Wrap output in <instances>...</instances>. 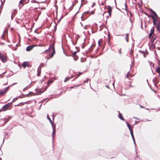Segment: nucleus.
Segmentation results:
<instances>
[{"instance_id":"1","label":"nucleus","mask_w":160,"mask_h":160,"mask_svg":"<svg viewBox=\"0 0 160 160\" xmlns=\"http://www.w3.org/2000/svg\"><path fill=\"white\" fill-rule=\"evenodd\" d=\"M150 17L153 19V22L154 25L156 26L157 30L160 32V22H159L158 19L156 18L152 15H151Z\"/></svg>"},{"instance_id":"2","label":"nucleus","mask_w":160,"mask_h":160,"mask_svg":"<svg viewBox=\"0 0 160 160\" xmlns=\"http://www.w3.org/2000/svg\"><path fill=\"white\" fill-rule=\"evenodd\" d=\"M54 43L50 44L49 46V48L48 50L45 51H47L49 50V51H50L52 49V51L51 53V54H50L49 55V57L50 58H52V57H53L54 55L55 54V49L54 47Z\"/></svg>"},{"instance_id":"3","label":"nucleus","mask_w":160,"mask_h":160,"mask_svg":"<svg viewBox=\"0 0 160 160\" xmlns=\"http://www.w3.org/2000/svg\"><path fill=\"white\" fill-rule=\"evenodd\" d=\"M8 57L6 53L4 54L1 53V60L3 62L5 63L7 61Z\"/></svg>"},{"instance_id":"4","label":"nucleus","mask_w":160,"mask_h":160,"mask_svg":"<svg viewBox=\"0 0 160 160\" xmlns=\"http://www.w3.org/2000/svg\"><path fill=\"white\" fill-rule=\"evenodd\" d=\"M108 12H104L103 16L104 17L105 16L106 14H108V16H107L106 17L107 18H108L109 17H111V12H112V8L111 7H110L109 6H108Z\"/></svg>"},{"instance_id":"5","label":"nucleus","mask_w":160,"mask_h":160,"mask_svg":"<svg viewBox=\"0 0 160 160\" xmlns=\"http://www.w3.org/2000/svg\"><path fill=\"white\" fill-rule=\"evenodd\" d=\"M12 105L11 103H9L7 104L6 105L3 106V107L1 109V111H4L10 109V108Z\"/></svg>"},{"instance_id":"6","label":"nucleus","mask_w":160,"mask_h":160,"mask_svg":"<svg viewBox=\"0 0 160 160\" xmlns=\"http://www.w3.org/2000/svg\"><path fill=\"white\" fill-rule=\"evenodd\" d=\"M10 119V118L9 117H8V118L5 119H2L1 122H3V123L2 125V126H3L4 125L7 123Z\"/></svg>"},{"instance_id":"7","label":"nucleus","mask_w":160,"mask_h":160,"mask_svg":"<svg viewBox=\"0 0 160 160\" xmlns=\"http://www.w3.org/2000/svg\"><path fill=\"white\" fill-rule=\"evenodd\" d=\"M37 46V45H32L29 46L27 47L26 49V50L28 52L30 51H31L34 47Z\"/></svg>"},{"instance_id":"8","label":"nucleus","mask_w":160,"mask_h":160,"mask_svg":"<svg viewBox=\"0 0 160 160\" xmlns=\"http://www.w3.org/2000/svg\"><path fill=\"white\" fill-rule=\"evenodd\" d=\"M22 66L24 67V68H25L26 67H30L29 63L28 62H24L22 64Z\"/></svg>"},{"instance_id":"9","label":"nucleus","mask_w":160,"mask_h":160,"mask_svg":"<svg viewBox=\"0 0 160 160\" xmlns=\"http://www.w3.org/2000/svg\"><path fill=\"white\" fill-rule=\"evenodd\" d=\"M8 87L5 88L3 90L1 91V96L4 94L7 91Z\"/></svg>"},{"instance_id":"10","label":"nucleus","mask_w":160,"mask_h":160,"mask_svg":"<svg viewBox=\"0 0 160 160\" xmlns=\"http://www.w3.org/2000/svg\"><path fill=\"white\" fill-rule=\"evenodd\" d=\"M149 46L150 49H154L155 48V45L154 42H151L149 44Z\"/></svg>"},{"instance_id":"11","label":"nucleus","mask_w":160,"mask_h":160,"mask_svg":"<svg viewBox=\"0 0 160 160\" xmlns=\"http://www.w3.org/2000/svg\"><path fill=\"white\" fill-rule=\"evenodd\" d=\"M79 51H74L72 53V54L73 56L74 59L75 60H76L78 59V57L77 55H76V54Z\"/></svg>"},{"instance_id":"12","label":"nucleus","mask_w":160,"mask_h":160,"mask_svg":"<svg viewBox=\"0 0 160 160\" xmlns=\"http://www.w3.org/2000/svg\"><path fill=\"white\" fill-rule=\"evenodd\" d=\"M154 29H151L150 31V32L149 35V38H151L152 36V35L154 33Z\"/></svg>"},{"instance_id":"13","label":"nucleus","mask_w":160,"mask_h":160,"mask_svg":"<svg viewBox=\"0 0 160 160\" xmlns=\"http://www.w3.org/2000/svg\"><path fill=\"white\" fill-rule=\"evenodd\" d=\"M157 36L156 35H153L151 39V42H154V40L156 39Z\"/></svg>"},{"instance_id":"14","label":"nucleus","mask_w":160,"mask_h":160,"mask_svg":"<svg viewBox=\"0 0 160 160\" xmlns=\"http://www.w3.org/2000/svg\"><path fill=\"white\" fill-rule=\"evenodd\" d=\"M150 11L154 14V15L156 17V18L159 19V18L158 17L157 15L155 12L153 11L152 9H151V10H150Z\"/></svg>"},{"instance_id":"15","label":"nucleus","mask_w":160,"mask_h":160,"mask_svg":"<svg viewBox=\"0 0 160 160\" xmlns=\"http://www.w3.org/2000/svg\"><path fill=\"white\" fill-rule=\"evenodd\" d=\"M74 76L72 75L70 78L66 77L64 80V82H66L67 81H69L70 79L74 77Z\"/></svg>"},{"instance_id":"16","label":"nucleus","mask_w":160,"mask_h":160,"mask_svg":"<svg viewBox=\"0 0 160 160\" xmlns=\"http://www.w3.org/2000/svg\"><path fill=\"white\" fill-rule=\"evenodd\" d=\"M127 126L128 127L130 130V131H133L132 128L131 127V125L128 123H127Z\"/></svg>"},{"instance_id":"17","label":"nucleus","mask_w":160,"mask_h":160,"mask_svg":"<svg viewBox=\"0 0 160 160\" xmlns=\"http://www.w3.org/2000/svg\"><path fill=\"white\" fill-rule=\"evenodd\" d=\"M156 72L158 73L160 76V68L159 67H157L156 68Z\"/></svg>"},{"instance_id":"18","label":"nucleus","mask_w":160,"mask_h":160,"mask_svg":"<svg viewBox=\"0 0 160 160\" xmlns=\"http://www.w3.org/2000/svg\"><path fill=\"white\" fill-rule=\"evenodd\" d=\"M118 117L122 120L123 121H124L125 120L124 118H123L121 113H119V114L118 115Z\"/></svg>"},{"instance_id":"19","label":"nucleus","mask_w":160,"mask_h":160,"mask_svg":"<svg viewBox=\"0 0 160 160\" xmlns=\"http://www.w3.org/2000/svg\"><path fill=\"white\" fill-rule=\"evenodd\" d=\"M81 85V84H78V85H75L74 86L71 87H70V88H70L71 89H72L74 88L75 87H78L79 86H80Z\"/></svg>"},{"instance_id":"20","label":"nucleus","mask_w":160,"mask_h":160,"mask_svg":"<svg viewBox=\"0 0 160 160\" xmlns=\"http://www.w3.org/2000/svg\"><path fill=\"white\" fill-rule=\"evenodd\" d=\"M26 3L24 1H23L22 0H21V1H20L19 4H22V6H23V5Z\"/></svg>"},{"instance_id":"21","label":"nucleus","mask_w":160,"mask_h":160,"mask_svg":"<svg viewBox=\"0 0 160 160\" xmlns=\"http://www.w3.org/2000/svg\"><path fill=\"white\" fill-rule=\"evenodd\" d=\"M103 41L102 39H100L98 41V44L99 46H101V44L102 42Z\"/></svg>"},{"instance_id":"22","label":"nucleus","mask_w":160,"mask_h":160,"mask_svg":"<svg viewBox=\"0 0 160 160\" xmlns=\"http://www.w3.org/2000/svg\"><path fill=\"white\" fill-rule=\"evenodd\" d=\"M53 132H52V137H53L55 134V133L56 130H55V128H53Z\"/></svg>"},{"instance_id":"23","label":"nucleus","mask_w":160,"mask_h":160,"mask_svg":"<svg viewBox=\"0 0 160 160\" xmlns=\"http://www.w3.org/2000/svg\"><path fill=\"white\" fill-rule=\"evenodd\" d=\"M41 74V68L39 69L38 68V74H37V76H40Z\"/></svg>"},{"instance_id":"24","label":"nucleus","mask_w":160,"mask_h":160,"mask_svg":"<svg viewBox=\"0 0 160 160\" xmlns=\"http://www.w3.org/2000/svg\"><path fill=\"white\" fill-rule=\"evenodd\" d=\"M110 35L109 34H108V43L109 45H110Z\"/></svg>"},{"instance_id":"25","label":"nucleus","mask_w":160,"mask_h":160,"mask_svg":"<svg viewBox=\"0 0 160 160\" xmlns=\"http://www.w3.org/2000/svg\"><path fill=\"white\" fill-rule=\"evenodd\" d=\"M130 133H131L133 141H134V135H133V131H130Z\"/></svg>"},{"instance_id":"26","label":"nucleus","mask_w":160,"mask_h":160,"mask_svg":"<svg viewBox=\"0 0 160 160\" xmlns=\"http://www.w3.org/2000/svg\"><path fill=\"white\" fill-rule=\"evenodd\" d=\"M24 104V103L22 102V103H20L17 105H15V106H22V105H23Z\"/></svg>"},{"instance_id":"27","label":"nucleus","mask_w":160,"mask_h":160,"mask_svg":"<svg viewBox=\"0 0 160 160\" xmlns=\"http://www.w3.org/2000/svg\"><path fill=\"white\" fill-rule=\"evenodd\" d=\"M47 117L48 119L50 121V123L52 124V120H51V119H50V117H49L48 115H47Z\"/></svg>"},{"instance_id":"28","label":"nucleus","mask_w":160,"mask_h":160,"mask_svg":"<svg viewBox=\"0 0 160 160\" xmlns=\"http://www.w3.org/2000/svg\"><path fill=\"white\" fill-rule=\"evenodd\" d=\"M1 45H4L5 47L7 46L4 43H1Z\"/></svg>"},{"instance_id":"29","label":"nucleus","mask_w":160,"mask_h":160,"mask_svg":"<svg viewBox=\"0 0 160 160\" xmlns=\"http://www.w3.org/2000/svg\"><path fill=\"white\" fill-rule=\"evenodd\" d=\"M133 54V50H131L130 51V55H132Z\"/></svg>"},{"instance_id":"30","label":"nucleus","mask_w":160,"mask_h":160,"mask_svg":"<svg viewBox=\"0 0 160 160\" xmlns=\"http://www.w3.org/2000/svg\"><path fill=\"white\" fill-rule=\"evenodd\" d=\"M82 73L79 72L76 76H77L78 77L80 76V75H81Z\"/></svg>"},{"instance_id":"31","label":"nucleus","mask_w":160,"mask_h":160,"mask_svg":"<svg viewBox=\"0 0 160 160\" xmlns=\"http://www.w3.org/2000/svg\"><path fill=\"white\" fill-rule=\"evenodd\" d=\"M23 1H25V3H27L29 2L28 0H22Z\"/></svg>"},{"instance_id":"32","label":"nucleus","mask_w":160,"mask_h":160,"mask_svg":"<svg viewBox=\"0 0 160 160\" xmlns=\"http://www.w3.org/2000/svg\"><path fill=\"white\" fill-rule=\"evenodd\" d=\"M129 76H130V77H131V75H129V73H128V74H127V78H129Z\"/></svg>"},{"instance_id":"33","label":"nucleus","mask_w":160,"mask_h":160,"mask_svg":"<svg viewBox=\"0 0 160 160\" xmlns=\"http://www.w3.org/2000/svg\"><path fill=\"white\" fill-rule=\"evenodd\" d=\"M128 34H126V40H127V42H128V39H127V38H128Z\"/></svg>"},{"instance_id":"34","label":"nucleus","mask_w":160,"mask_h":160,"mask_svg":"<svg viewBox=\"0 0 160 160\" xmlns=\"http://www.w3.org/2000/svg\"><path fill=\"white\" fill-rule=\"evenodd\" d=\"M121 49H120L119 50V53H120V54H121Z\"/></svg>"},{"instance_id":"35","label":"nucleus","mask_w":160,"mask_h":160,"mask_svg":"<svg viewBox=\"0 0 160 160\" xmlns=\"http://www.w3.org/2000/svg\"><path fill=\"white\" fill-rule=\"evenodd\" d=\"M2 39H4V37H3V35H2Z\"/></svg>"},{"instance_id":"36","label":"nucleus","mask_w":160,"mask_h":160,"mask_svg":"<svg viewBox=\"0 0 160 160\" xmlns=\"http://www.w3.org/2000/svg\"><path fill=\"white\" fill-rule=\"evenodd\" d=\"M143 55H144V58H145V57H146V55H145V54H143Z\"/></svg>"},{"instance_id":"37","label":"nucleus","mask_w":160,"mask_h":160,"mask_svg":"<svg viewBox=\"0 0 160 160\" xmlns=\"http://www.w3.org/2000/svg\"><path fill=\"white\" fill-rule=\"evenodd\" d=\"M50 58V57H49V58H47V59H49Z\"/></svg>"},{"instance_id":"38","label":"nucleus","mask_w":160,"mask_h":160,"mask_svg":"<svg viewBox=\"0 0 160 160\" xmlns=\"http://www.w3.org/2000/svg\"><path fill=\"white\" fill-rule=\"evenodd\" d=\"M2 4H1V6H0L1 8V6L2 5Z\"/></svg>"},{"instance_id":"39","label":"nucleus","mask_w":160,"mask_h":160,"mask_svg":"<svg viewBox=\"0 0 160 160\" xmlns=\"http://www.w3.org/2000/svg\"><path fill=\"white\" fill-rule=\"evenodd\" d=\"M102 5H104V4L103 3H102Z\"/></svg>"},{"instance_id":"40","label":"nucleus","mask_w":160,"mask_h":160,"mask_svg":"<svg viewBox=\"0 0 160 160\" xmlns=\"http://www.w3.org/2000/svg\"><path fill=\"white\" fill-rule=\"evenodd\" d=\"M140 106V107H141V108H143V107H142L141 106Z\"/></svg>"}]
</instances>
